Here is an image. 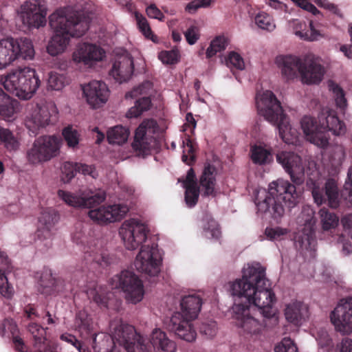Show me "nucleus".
I'll list each match as a JSON object with an SVG mask.
<instances>
[{
  "label": "nucleus",
  "instance_id": "c85d7f7f",
  "mask_svg": "<svg viewBox=\"0 0 352 352\" xmlns=\"http://www.w3.org/2000/svg\"><path fill=\"white\" fill-rule=\"evenodd\" d=\"M28 331L34 339L32 352H45L47 349L45 329L38 323L30 322L28 325Z\"/></svg>",
  "mask_w": 352,
  "mask_h": 352
},
{
  "label": "nucleus",
  "instance_id": "338daca9",
  "mask_svg": "<svg viewBox=\"0 0 352 352\" xmlns=\"http://www.w3.org/2000/svg\"><path fill=\"white\" fill-rule=\"evenodd\" d=\"M338 352H352V339L349 338L342 339L338 346Z\"/></svg>",
  "mask_w": 352,
  "mask_h": 352
},
{
  "label": "nucleus",
  "instance_id": "a18cd8bd",
  "mask_svg": "<svg viewBox=\"0 0 352 352\" xmlns=\"http://www.w3.org/2000/svg\"><path fill=\"white\" fill-rule=\"evenodd\" d=\"M195 143L189 138H186V148L183 151L182 156V161L188 164L191 165L195 162Z\"/></svg>",
  "mask_w": 352,
  "mask_h": 352
},
{
  "label": "nucleus",
  "instance_id": "423d86ee",
  "mask_svg": "<svg viewBox=\"0 0 352 352\" xmlns=\"http://www.w3.org/2000/svg\"><path fill=\"white\" fill-rule=\"evenodd\" d=\"M202 299L196 294H189L180 300L181 312H175L167 324V328L178 338L186 342L195 340L197 333L191 322L201 311Z\"/></svg>",
  "mask_w": 352,
  "mask_h": 352
},
{
  "label": "nucleus",
  "instance_id": "4c0bfd02",
  "mask_svg": "<svg viewBox=\"0 0 352 352\" xmlns=\"http://www.w3.org/2000/svg\"><path fill=\"white\" fill-rule=\"evenodd\" d=\"M203 229L207 238L218 239L221 235L219 224L209 214H205L203 218Z\"/></svg>",
  "mask_w": 352,
  "mask_h": 352
},
{
  "label": "nucleus",
  "instance_id": "09e8293b",
  "mask_svg": "<svg viewBox=\"0 0 352 352\" xmlns=\"http://www.w3.org/2000/svg\"><path fill=\"white\" fill-rule=\"evenodd\" d=\"M340 196L352 206V166L348 170L347 179L341 190Z\"/></svg>",
  "mask_w": 352,
  "mask_h": 352
},
{
  "label": "nucleus",
  "instance_id": "bb28decb",
  "mask_svg": "<svg viewBox=\"0 0 352 352\" xmlns=\"http://www.w3.org/2000/svg\"><path fill=\"white\" fill-rule=\"evenodd\" d=\"M150 342L156 352H176L175 343L160 329H155L152 331Z\"/></svg>",
  "mask_w": 352,
  "mask_h": 352
},
{
  "label": "nucleus",
  "instance_id": "052dcab7",
  "mask_svg": "<svg viewBox=\"0 0 352 352\" xmlns=\"http://www.w3.org/2000/svg\"><path fill=\"white\" fill-rule=\"evenodd\" d=\"M211 0H193L188 3L186 10L189 13H194L200 8L209 6Z\"/></svg>",
  "mask_w": 352,
  "mask_h": 352
},
{
  "label": "nucleus",
  "instance_id": "72a5a7b5",
  "mask_svg": "<svg viewBox=\"0 0 352 352\" xmlns=\"http://www.w3.org/2000/svg\"><path fill=\"white\" fill-rule=\"evenodd\" d=\"M0 142L8 151H15L20 146L17 137L9 129L1 126H0Z\"/></svg>",
  "mask_w": 352,
  "mask_h": 352
},
{
  "label": "nucleus",
  "instance_id": "58836bf2",
  "mask_svg": "<svg viewBox=\"0 0 352 352\" xmlns=\"http://www.w3.org/2000/svg\"><path fill=\"white\" fill-rule=\"evenodd\" d=\"M251 159L256 164H265L270 161L272 157L269 150L261 146L254 145L251 147Z\"/></svg>",
  "mask_w": 352,
  "mask_h": 352
},
{
  "label": "nucleus",
  "instance_id": "ea45409f",
  "mask_svg": "<svg viewBox=\"0 0 352 352\" xmlns=\"http://www.w3.org/2000/svg\"><path fill=\"white\" fill-rule=\"evenodd\" d=\"M322 229L329 230L335 228L338 223V217L326 208H321L319 211Z\"/></svg>",
  "mask_w": 352,
  "mask_h": 352
},
{
  "label": "nucleus",
  "instance_id": "aec40b11",
  "mask_svg": "<svg viewBox=\"0 0 352 352\" xmlns=\"http://www.w3.org/2000/svg\"><path fill=\"white\" fill-rule=\"evenodd\" d=\"M58 195L69 206L85 208H94L103 202L106 198V195L102 191L91 193L90 195H85L84 193L76 195L58 190Z\"/></svg>",
  "mask_w": 352,
  "mask_h": 352
},
{
  "label": "nucleus",
  "instance_id": "e2e57ef3",
  "mask_svg": "<svg viewBox=\"0 0 352 352\" xmlns=\"http://www.w3.org/2000/svg\"><path fill=\"white\" fill-rule=\"evenodd\" d=\"M146 14L148 17L158 19L159 21H163L164 20V15L160 9L157 8L155 4H151L146 8Z\"/></svg>",
  "mask_w": 352,
  "mask_h": 352
},
{
  "label": "nucleus",
  "instance_id": "2eb2a0df",
  "mask_svg": "<svg viewBox=\"0 0 352 352\" xmlns=\"http://www.w3.org/2000/svg\"><path fill=\"white\" fill-rule=\"evenodd\" d=\"M112 340L116 344L124 347L127 352H151L145 344V340L138 333L132 325L121 324L117 327L112 336Z\"/></svg>",
  "mask_w": 352,
  "mask_h": 352
},
{
  "label": "nucleus",
  "instance_id": "20e7f679",
  "mask_svg": "<svg viewBox=\"0 0 352 352\" xmlns=\"http://www.w3.org/2000/svg\"><path fill=\"white\" fill-rule=\"evenodd\" d=\"M49 20L50 25L54 31L47 48L52 56L64 52L71 37H80L89 29L87 18L78 12L67 14L63 10H57L50 16Z\"/></svg>",
  "mask_w": 352,
  "mask_h": 352
},
{
  "label": "nucleus",
  "instance_id": "a211bd4d",
  "mask_svg": "<svg viewBox=\"0 0 352 352\" xmlns=\"http://www.w3.org/2000/svg\"><path fill=\"white\" fill-rule=\"evenodd\" d=\"M59 219V214L55 209L52 208L44 209L38 217V226L36 232V240L46 241L45 245L51 246L50 239L54 234V226Z\"/></svg>",
  "mask_w": 352,
  "mask_h": 352
},
{
  "label": "nucleus",
  "instance_id": "864d4df0",
  "mask_svg": "<svg viewBox=\"0 0 352 352\" xmlns=\"http://www.w3.org/2000/svg\"><path fill=\"white\" fill-rule=\"evenodd\" d=\"M275 352H298L296 344L290 338H285L275 346Z\"/></svg>",
  "mask_w": 352,
  "mask_h": 352
},
{
  "label": "nucleus",
  "instance_id": "37998d69",
  "mask_svg": "<svg viewBox=\"0 0 352 352\" xmlns=\"http://www.w3.org/2000/svg\"><path fill=\"white\" fill-rule=\"evenodd\" d=\"M66 82V78L63 74L55 72L49 74L47 85L51 89L59 91L64 87Z\"/></svg>",
  "mask_w": 352,
  "mask_h": 352
},
{
  "label": "nucleus",
  "instance_id": "680f3d73",
  "mask_svg": "<svg viewBox=\"0 0 352 352\" xmlns=\"http://www.w3.org/2000/svg\"><path fill=\"white\" fill-rule=\"evenodd\" d=\"M179 182L183 183L184 187L199 186V185L197 184V180L196 179L195 173L192 168H190L188 170L185 179H179Z\"/></svg>",
  "mask_w": 352,
  "mask_h": 352
},
{
  "label": "nucleus",
  "instance_id": "f03ea898",
  "mask_svg": "<svg viewBox=\"0 0 352 352\" xmlns=\"http://www.w3.org/2000/svg\"><path fill=\"white\" fill-rule=\"evenodd\" d=\"M276 161L289 175L292 183L282 179L272 182L265 198L257 204L259 211L269 212L274 219L283 217L285 208L290 210L296 206L301 193L298 186L305 181V168L298 155L283 151L276 155Z\"/></svg>",
  "mask_w": 352,
  "mask_h": 352
},
{
  "label": "nucleus",
  "instance_id": "412c9836",
  "mask_svg": "<svg viewBox=\"0 0 352 352\" xmlns=\"http://www.w3.org/2000/svg\"><path fill=\"white\" fill-rule=\"evenodd\" d=\"M127 212L126 206L114 204L90 210L88 214L93 221L103 224L120 221Z\"/></svg>",
  "mask_w": 352,
  "mask_h": 352
},
{
  "label": "nucleus",
  "instance_id": "9b49d317",
  "mask_svg": "<svg viewBox=\"0 0 352 352\" xmlns=\"http://www.w3.org/2000/svg\"><path fill=\"white\" fill-rule=\"evenodd\" d=\"M217 175L216 166L209 162H206L199 179V186L184 187L186 189L185 201L189 208L194 207L197 204L200 193L203 197H216Z\"/></svg>",
  "mask_w": 352,
  "mask_h": 352
},
{
  "label": "nucleus",
  "instance_id": "c9c22d12",
  "mask_svg": "<svg viewBox=\"0 0 352 352\" xmlns=\"http://www.w3.org/2000/svg\"><path fill=\"white\" fill-rule=\"evenodd\" d=\"M151 100L148 96H144L136 100L135 104L126 113L129 118H138L144 111H148L151 107Z\"/></svg>",
  "mask_w": 352,
  "mask_h": 352
},
{
  "label": "nucleus",
  "instance_id": "39448f33",
  "mask_svg": "<svg viewBox=\"0 0 352 352\" xmlns=\"http://www.w3.org/2000/svg\"><path fill=\"white\" fill-rule=\"evenodd\" d=\"M300 124L307 140L321 148L329 145V131L335 135H342L346 131L344 122L328 110L321 111L317 118L304 116Z\"/></svg>",
  "mask_w": 352,
  "mask_h": 352
},
{
  "label": "nucleus",
  "instance_id": "3c124183",
  "mask_svg": "<svg viewBox=\"0 0 352 352\" xmlns=\"http://www.w3.org/2000/svg\"><path fill=\"white\" fill-rule=\"evenodd\" d=\"M158 57L164 64L173 65L179 61V54L177 50L162 51Z\"/></svg>",
  "mask_w": 352,
  "mask_h": 352
},
{
  "label": "nucleus",
  "instance_id": "0eeeda50",
  "mask_svg": "<svg viewBox=\"0 0 352 352\" xmlns=\"http://www.w3.org/2000/svg\"><path fill=\"white\" fill-rule=\"evenodd\" d=\"M282 76L287 80L300 77L304 84H318L324 76L323 67L311 59H301L295 56H283L276 58Z\"/></svg>",
  "mask_w": 352,
  "mask_h": 352
},
{
  "label": "nucleus",
  "instance_id": "603ef678",
  "mask_svg": "<svg viewBox=\"0 0 352 352\" xmlns=\"http://www.w3.org/2000/svg\"><path fill=\"white\" fill-rule=\"evenodd\" d=\"M226 64L228 67H233L237 69L242 70L245 67L243 58L237 53L232 52L226 59Z\"/></svg>",
  "mask_w": 352,
  "mask_h": 352
},
{
  "label": "nucleus",
  "instance_id": "6e6552de",
  "mask_svg": "<svg viewBox=\"0 0 352 352\" xmlns=\"http://www.w3.org/2000/svg\"><path fill=\"white\" fill-rule=\"evenodd\" d=\"M1 82L9 92L21 99H30L41 85L36 70L29 67H19L1 77Z\"/></svg>",
  "mask_w": 352,
  "mask_h": 352
},
{
  "label": "nucleus",
  "instance_id": "bf43d9fd",
  "mask_svg": "<svg viewBox=\"0 0 352 352\" xmlns=\"http://www.w3.org/2000/svg\"><path fill=\"white\" fill-rule=\"evenodd\" d=\"M77 171L83 175H89L92 178H96L98 175V172L93 165H87L85 164L77 163Z\"/></svg>",
  "mask_w": 352,
  "mask_h": 352
},
{
  "label": "nucleus",
  "instance_id": "1a4fd4ad",
  "mask_svg": "<svg viewBox=\"0 0 352 352\" xmlns=\"http://www.w3.org/2000/svg\"><path fill=\"white\" fill-rule=\"evenodd\" d=\"M256 107L258 113L266 120L276 126L280 138L285 142L289 143L287 138L291 131L286 114L280 102L271 91L267 90L263 93L261 98L256 100Z\"/></svg>",
  "mask_w": 352,
  "mask_h": 352
},
{
  "label": "nucleus",
  "instance_id": "c756f323",
  "mask_svg": "<svg viewBox=\"0 0 352 352\" xmlns=\"http://www.w3.org/2000/svg\"><path fill=\"white\" fill-rule=\"evenodd\" d=\"M10 262L6 254L0 250V293L2 296L10 298L13 293V288L9 284L6 271L9 269Z\"/></svg>",
  "mask_w": 352,
  "mask_h": 352
},
{
  "label": "nucleus",
  "instance_id": "de8ad7c7",
  "mask_svg": "<svg viewBox=\"0 0 352 352\" xmlns=\"http://www.w3.org/2000/svg\"><path fill=\"white\" fill-rule=\"evenodd\" d=\"M135 19L137 21V25L140 30V31L142 33V34L147 38L154 40V34L151 29L150 25L147 21V19L143 16L142 14H139L138 13L135 14Z\"/></svg>",
  "mask_w": 352,
  "mask_h": 352
},
{
  "label": "nucleus",
  "instance_id": "393cba45",
  "mask_svg": "<svg viewBox=\"0 0 352 352\" xmlns=\"http://www.w3.org/2000/svg\"><path fill=\"white\" fill-rule=\"evenodd\" d=\"M57 119L56 108L52 107V112L46 107H40L37 111L25 120L26 127L34 135L40 128L45 127L56 122Z\"/></svg>",
  "mask_w": 352,
  "mask_h": 352
},
{
  "label": "nucleus",
  "instance_id": "79ce46f5",
  "mask_svg": "<svg viewBox=\"0 0 352 352\" xmlns=\"http://www.w3.org/2000/svg\"><path fill=\"white\" fill-rule=\"evenodd\" d=\"M62 134L69 147L74 148L78 146L80 134L76 129L68 126L63 130Z\"/></svg>",
  "mask_w": 352,
  "mask_h": 352
},
{
  "label": "nucleus",
  "instance_id": "6ab92c4d",
  "mask_svg": "<svg viewBox=\"0 0 352 352\" xmlns=\"http://www.w3.org/2000/svg\"><path fill=\"white\" fill-rule=\"evenodd\" d=\"M312 196L318 205L327 204L332 208H337L340 205L339 192L337 183L333 179H329L324 186L320 187L313 183Z\"/></svg>",
  "mask_w": 352,
  "mask_h": 352
},
{
  "label": "nucleus",
  "instance_id": "b1692460",
  "mask_svg": "<svg viewBox=\"0 0 352 352\" xmlns=\"http://www.w3.org/2000/svg\"><path fill=\"white\" fill-rule=\"evenodd\" d=\"M104 51L96 44L82 43L78 45L72 55L76 63L89 65L100 61L104 56Z\"/></svg>",
  "mask_w": 352,
  "mask_h": 352
},
{
  "label": "nucleus",
  "instance_id": "f8f14e48",
  "mask_svg": "<svg viewBox=\"0 0 352 352\" xmlns=\"http://www.w3.org/2000/svg\"><path fill=\"white\" fill-rule=\"evenodd\" d=\"M60 149L59 140L55 135H44L36 138L26 152L30 164H38L56 157Z\"/></svg>",
  "mask_w": 352,
  "mask_h": 352
},
{
  "label": "nucleus",
  "instance_id": "7c9ffc66",
  "mask_svg": "<svg viewBox=\"0 0 352 352\" xmlns=\"http://www.w3.org/2000/svg\"><path fill=\"white\" fill-rule=\"evenodd\" d=\"M306 28L305 23H302L298 20L294 21V33L300 38L305 41H314L322 36L320 32L314 28L312 21L309 23V29L306 30Z\"/></svg>",
  "mask_w": 352,
  "mask_h": 352
},
{
  "label": "nucleus",
  "instance_id": "5701e85b",
  "mask_svg": "<svg viewBox=\"0 0 352 352\" xmlns=\"http://www.w3.org/2000/svg\"><path fill=\"white\" fill-rule=\"evenodd\" d=\"M134 70L133 60L131 55L124 51L122 55L118 56L111 69L109 72L117 82L122 83L126 82L131 77Z\"/></svg>",
  "mask_w": 352,
  "mask_h": 352
},
{
  "label": "nucleus",
  "instance_id": "7ed1b4c3",
  "mask_svg": "<svg viewBox=\"0 0 352 352\" xmlns=\"http://www.w3.org/2000/svg\"><path fill=\"white\" fill-rule=\"evenodd\" d=\"M148 232L146 226L135 219L125 221L119 230V234L128 250H135L143 242L146 243L141 246L134 265L138 271L155 276L160 272L162 256L157 244L147 239Z\"/></svg>",
  "mask_w": 352,
  "mask_h": 352
},
{
  "label": "nucleus",
  "instance_id": "f3484780",
  "mask_svg": "<svg viewBox=\"0 0 352 352\" xmlns=\"http://www.w3.org/2000/svg\"><path fill=\"white\" fill-rule=\"evenodd\" d=\"M331 323L342 334L352 332V297L342 299L330 314Z\"/></svg>",
  "mask_w": 352,
  "mask_h": 352
},
{
  "label": "nucleus",
  "instance_id": "6e6d98bb",
  "mask_svg": "<svg viewBox=\"0 0 352 352\" xmlns=\"http://www.w3.org/2000/svg\"><path fill=\"white\" fill-rule=\"evenodd\" d=\"M184 36L189 45H194L200 37L199 27L195 25H191L184 32Z\"/></svg>",
  "mask_w": 352,
  "mask_h": 352
},
{
  "label": "nucleus",
  "instance_id": "49530a36",
  "mask_svg": "<svg viewBox=\"0 0 352 352\" xmlns=\"http://www.w3.org/2000/svg\"><path fill=\"white\" fill-rule=\"evenodd\" d=\"M329 87L334 94L336 106L340 108L341 111L344 110L347 102L343 89L339 85L333 82H331Z\"/></svg>",
  "mask_w": 352,
  "mask_h": 352
},
{
  "label": "nucleus",
  "instance_id": "dca6fc26",
  "mask_svg": "<svg viewBox=\"0 0 352 352\" xmlns=\"http://www.w3.org/2000/svg\"><path fill=\"white\" fill-rule=\"evenodd\" d=\"M24 25L38 28L46 23L47 8L43 0H27L18 11Z\"/></svg>",
  "mask_w": 352,
  "mask_h": 352
},
{
  "label": "nucleus",
  "instance_id": "4be33fe9",
  "mask_svg": "<svg viewBox=\"0 0 352 352\" xmlns=\"http://www.w3.org/2000/svg\"><path fill=\"white\" fill-rule=\"evenodd\" d=\"M82 92L87 103L96 109L107 101L109 91L104 82L93 80L82 87Z\"/></svg>",
  "mask_w": 352,
  "mask_h": 352
},
{
  "label": "nucleus",
  "instance_id": "473e14b6",
  "mask_svg": "<svg viewBox=\"0 0 352 352\" xmlns=\"http://www.w3.org/2000/svg\"><path fill=\"white\" fill-rule=\"evenodd\" d=\"M129 129L122 126H116L107 131V140L111 144H122L125 143L129 136Z\"/></svg>",
  "mask_w": 352,
  "mask_h": 352
},
{
  "label": "nucleus",
  "instance_id": "a878e982",
  "mask_svg": "<svg viewBox=\"0 0 352 352\" xmlns=\"http://www.w3.org/2000/svg\"><path fill=\"white\" fill-rule=\"evenodd\" d=\"M38 291L45 296L55 295L64 289V281L53 277L51 270L43 268L38 282Z\"/></svg>",
  "mask_w": 352,
  "mask_h": 352
},
{
  "label": "nucleus",
  "instance_id": "ddd939ff",
  "mask_svg": "<svg viewBox=\"0 0 352 352\" xmlns=\"http://www.w3.org/2000/svg\"><path fill=\"white\" fill-rule=\"evenodd\" d=\"M111 284L116 288L123 291L126 300L129 302L136 304L143 299L144 295L143 283L133 272L122 271L112 278Z\"/></svg>",
  "mask_w": 352,
  "mask_h": 352
},
{
  "label": "nucleus",
  "instance_id": "2f4dec72",
  "mask_svg": "<svg viewBox=\"0 0 352 352\" xmlns=\"http://www.w3.org/2000/svg\"><path fill=\"white\" fill-rule=\"evenodd\" d=\"M19 102L6 93L0 95V116L3 119H10L16 112Z\"/></svg>",
  "mask_w": 352,
  "mask_h": 352
},
{
  "label": "nucleus",
  "instance_id": "5fc2aeb1",
  "mask_svg": "<svg viewBox=\"0 0 352 352\" xmlns=\"http://www.w3.org/2000/svg\"><path fill=\"white\" fill-rule=\"evenodd\" d=\"M152 87L153 84L150 81H145L131 91L126 93L125 97L133 98L137 97L138 95L146 94L152 89Z\"/></svg>",
  "mask_w": 352,
  "mask_h": 352
},
{
  "label": "nucleus",
  "instance_id": "13d9d810",
  "mask_svg": "<svg viewBox=\"0 0 352 352\" xmlns=\"http://www.w3.org/2000/svg\"><path fill=\"white\" fill-rule=\"evenodd\" d=\"M217 331V324L215 321L203 322L200 327V332L208 338H213Z\"/></svg>",
  "mask_w": 352,
  "mask_h": 352
},
{
  "label": "nucleus",
  "instance_id": "4468645a",
  "mask_svg": "<svg viewBox=\"0 0 352 352\" xmlns=\"http://www.w3.org/2000/svg\"><path fill=\"white\" fill-rule=\"evenodd\" d=\"M159 126L154 119L144 120L135 132L134 140L131 144L133 149L139 156L149 155L155 146L154 134L158 131Z\"/></svg>",
  "mask_w": 352,
  "mask_h": 352
},
{
  "label": "nucleus",
  "instance_id": "0e129e2a",
  "mask_svg": "<svg viewBox=\"0 0 352 352\" xmlns=\"http://www.w3.org/2000/svg\"><path fill=\"white\" fill-rule=\"evenodd\" d=\"M94 301L101 308H109V297L104 293L96 292L94 296Z\"/></svg>",
  "mask_w": 352,
  "mask_h": 352
},
{
  "label": "nucleus",
  "instance_id": "9d476101",
  "mask_svg": "<svg viewBox=\"0 0 352 352\" xmlns=\"http://www.w3.org/2000/svg\"><path fill=\"white\" fill-rule=\"evenodd\" d=\"M34 49L28 38L9 37L0 40V70L7 68L15 60H32Z\"/></svg>",
  "mask_w": 352,
  "mask_h": 352
},
{
  "label": "nucleus",
  "instance_id": "8fccbe9b",
  "mask_svg": "<svg viewBox=\"0 0 352 352\" xmlns=\"http://www.w3.org/2000/svg\"><path fill=\"white\" fill-rule=\"evenodd\" d=\"M77 171V163L66 162L62 167V179L64 182H69L73 179Z\"/></svg>",
  "mask_w": 352,
  "mask_h": 352
},
{
  "label": "nucleus",
  "instance_id": "e433bc0d",
  "mask_svg": "<svg viewBox=\"0 0 352 352\" xmlns=\"http://www.w3.org/2000/svg\"><path fill=\"white\" fill-rule=\"evenodd\" d=\"M2 325L4 329L8 327V330L11 332L15 349L20 352H25L26 347L23 339L16 334L18 332V328L16 323L12 320L6 319L4 320Z\"/></svg>",
  "mask_w": 352,
  "mask_h": 352
},
{
  "label": "nucleus",
  "instance_id": "69168bd1",
  "mask_svg": "<svg viewBox=\"0 0 352 352\" xmlns=\"http://www.w3.org/2000/svg\"><path fill=\"white\" fill-rule=\"evenodd\" d=\"M60 339L63 341H65L69 344H71L76 348L80 347V344L81 343L72 334L65 333H63L60 336Z\"/></svg>",
  "mask_w": 352,
  "mask_h": 352
},
{
  "label": "nucleus",
  "instance_id": "f704fd0d",
  "mask_svg": "<svg viewBox=\"0 0 352 352\" xmlns=\"http://www.w3.org/2000/svg\"><path fill=\"white\" fill-rule=\"evenodd\" d=\"M74 327L80 333H89L92 329V319L84 310L79 311L75 318Z\"/></svg>",
  "mask_w": 352,
  "mask_h": 352
},
{
  "label": "nucleus",
  "instance_id": "4d7b16f0",
  "mask_svg": "<svg viewBox=\"0 0 352 352\" xmlns=\"http://www.w3.org/2000/svg\"><path fill=\"white\" fill-rule=\"evenodd\" d=\"M287 233L286 229L280 227L267 228L265 230V234L270 240H280Z\"/></svg>",
  "mask_w": 352,
  "mask_h": 352
},
{
  "label": "nucleus",
  "instance_id": "c03bdc74",
  "mask_svg": "<svg viewBox=\"0 0 352 352\" xmlns=\"http://www.w3.org/2000/svg\"><path fill=\"white\" fill-rule=\"evenodd\" d=\"M255 23L258 28L267 31H272L275 24L270 15L265 12H260L255 16Z\"/></svg>",
  "mask_w": 352,
  "mask_h": 352
},
{
  "label": "nucleus",
  "instance_id": "f257e3e1",
  "mask_svg": "<svg viewBox=\"0 0 352 352\" xmlns=\"http://www.w3.org/2000/svg\"><path fill=\"white\" fill-rule=\"evenodd\" d=\"M230 291L232 296H238L241 300L232 307L236 326L248 334L260 333L266 326L265 320L259 322L251 314V309L256 307L265 319L275 315L272 305L276 296L270 280L266 278L265 268L257 263L244 269L242 278L232 283Z\"/></svg>",
  "mask_w": 352,
  "mask_h": 352
},
{
  "label": "nucleus",
  "instance_id": "cd10ccee",
  "mask_svg": "<svg viewBox=\"0 0 352 352\" xmlns=\"http://www.w3.org/2000/svg\"><path fill=\"white\" fill-rule=\"evenodd\" d=\"M307 305L299 301L287 305L285 310L286 320L295 325H300L307 316Z\"/></svg>",
  "mask_w": 352,
  "mask_h": 352
},
{
  "label": "nucleus",
  "instance_id": "774afa93",
  "mask_svg": "<svg viewBox=\"0 0 352 352\" xmlns=\"http://www.w3.org/2000/svg\"><path fill=\"white\" fill-rule=\"evenodd\" d=\"M341 223L344 228L349 230L352 238V213L344 215L341 219Z\"/></svg>",
  "mask_w": 352,
  "mask_h": 352
},
{
  "label": "nucleus",
  "instance_id": "a19ab883",
  "mask_svg": "<svg viewBox=\"0 0 352 352\" xmlns=\"http://www.w3.org/2000/svg\"><path fill=\"white\" fill-rule=\"evenodd\" d=\"M228 45V39L224 36H218L214 38L206 50L207 58L214 56L217 52L224 50Z\"/></svg>",
  "mask_w": 352,
  "mask_h": 352
}]
</instances>
